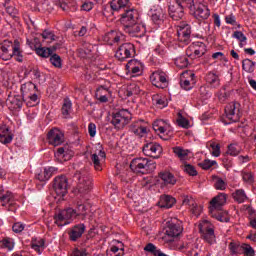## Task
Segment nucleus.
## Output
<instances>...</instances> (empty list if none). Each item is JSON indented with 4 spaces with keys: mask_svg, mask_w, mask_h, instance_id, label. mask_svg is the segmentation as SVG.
I'll return each instance as SVG.
<instances>
[{
    "mask_svg": "<svg viewBox=\"0 0 256 256\" xmlns=\"http://www.w3.org/2000/svg\"><path fill=\"white\" fill-rule=\"evenodd\" d=\"M227 203V194L220 193L216 197H214L210 201V205L212 209H217V207H222V205H225Z\"/></svg>",
    "mask_w": 256,
    "mask_h": 256,
    "instance_id": "nucleus-30",
    "label": "nucleus"
},
{
    "mask_svg": "<svg viewBox=\"0 0 256 256\" xmlns=\"http://www.w3.org/2000/svg\"><path fill=\"white\" fill-rule=\"evenodd\" d=\"M25 230V224L21 222H16L12 226V231L14 233H22Z\"/></svg>",
    "mask_w": 256,
    "mask_h": 256,
    "instance_id": "nucleus-62",
    "label": "nucleus"
},
{
    "mask_svg": "<svg viewBox=\"0 0 256 256\" xmlns=\"http://www.w3.org/2000/svg\"><path fill=\"white\" fill-rule=\"evenodd\" d=\"M158 176L164 185H175L177 183V178L171 172H160Z\"/></svg>",
    "mask_w": 256,
    "mask_h": 256,
    "instance_id": "nucleus-31",
    "label": "nucleus"
},
{
    "mask_svg": "<svg viewBox=\"0 0 256 256\" xmlns=\"http://www.w3.org/2000/svg\"><path fill=\"white\" fill-rule=\"evenodd\" d=\"M53 188L58 197H65L69 191V179L65 175L54 178Z\"/></svg>",
    "mask_w": 256,
    "mask_h": 256,
    "instance_id": "nucleus-9",
    "label": "nucleus"
},
{
    "mask_svg": "<svg viewBox=\"0 0 256 256\" xmlns=\"http://www.w3.org/2000/svg\"><path fill=\"white\" fill-rule=\"evenodd\" d=\"M129 119H131L129 110L122 109L112 114L111 124L114 126V129L121 131V129H125V126L129 124Z\"/></svg>",
    "mask_w": 256,
    "mask_h": 256,
    "instance_id": "nucleus-7",
    "label": "nucleus"
},
{
    "mask_svg": "<svg viewBox=\"0 0 256 256\" xmlns=\"http://www.w3.org/2000/svg\"><path fill=\"white\" fill-rule=\"evenodd\" d=\"M126 68L133 73V75H141V63L137 60H130L126 64Z\"/></svg>",
    "mask_w": 256,
    "mask_h": 256,
    "instance_id": "nucleus-37",
    "label": "nucleus"
},
{
    "mask_svg": "<svg viewBox=\"0 0 256 256\" xmlns=\"http://www.w3.org/2000/svg\"><path fill=\"white\" fill-rule=\"evenodd\" d=\"M192 0H173L169 5L168 13L173 21H179L183 19L185 15V9L191 7Z\"/></svg>",
    "mask_w": 256,
    "mask_h": 256,
    "instance_id": "nucleus-4",
    "label": "nucleus"
},
{
    "mask_svg": "<svg viewBox=\"0 0 256 256\" xmlns=\"http://www.w3.org/2000/svg\"><path fill=\"white\" fill-rule=\"evenodd\" d=\"M86 229L87 226H85L83 223L75 224L74 226L70 227L67 232L69 241H72V243H77V241L83 237Z\"/></svg>",
    "mask_w": 256,
    "mask_h": 256,
    "instance_id": "nucleus-14",
    "label": "nucleus"
},
{
    "mask_svg": "<svg viewBox=\"0 0 256 256\" xmlns=\"http://www.w3.org/2000/svg\"><path fill=\"white\" fill-rule=\"evenodd\" d=\"M106 158H107V154H105V151L103 150H99L98 154L94 153L91 155V161L96 171L103 170V165L101 164V161H105Z\"/></svg>",
    "mask_w": 256,
    "mask_h": 256,
    "instance_id": "nucleus-21",
    "label": "nucleus"
},
{
    "mask_svg": "<svg viewBox=\"0 0 256 256\" xmlns=\"http://www.w3.org/2000/svg\"><path fill=\"white\" fill-rule=\"evenodd\" d=\"M141 123H143V120L136 121L130 126L131 133H134L137 137H144L147 135V127L141 125Z\"/></svg>",
    "mask_w": 256,
    "mask_h": 256,
    "instance_id": "nucleus-26",
    "label": "nucleus"
},
{
    "mask_svg": "<svg viewBox=\"0 0 256 256\" xmlns=\"http://www.w3.org/2000/svg\"><path fill=\"white\" fill-rule=\"evenodd\" d=\"M153 129L156 133H160V135H165L167 129H169V124L164 120H156L153 123Z\"/></svg>",
    "mask_w": 256,
    "mask_h": 256,
    "instance_id": "nucleus-33",
    "label": "nucleus"
},
{
    "mask_svg": "<svg viewBox=\"0 0 256 256\" xmlns=\"http://www.w3.org/2000/svg\"><path fill=\"white\" fill-rule=\"evenodd\" d=\"M152 21L155 25H163L165 21V12H163V9L159 8L154 11L152 14Z\"/></svg>",
    "mask_w": 256,
    "mask_h": 256,
    "instance_id": "nucleus-36",
    "label": "nucleus"
},
{
    "mask_svg": "<svg viewBox=\"0 0 256 256\" xmlns=\"http://www.w3.org/2000/svg\"><path fill=\"white\" fill-rule=\"evenodd\" d=\"M228 155H231L232 157H237L239 153H241V146L239 144H230L228 146L227 150Z\"/></svg>",
    "mask_w": 256,
    "mask_h": 256,
    "instance_id": "nucleus-47",
    "label": "nucleus"
},
{
    "mask_svg": "<svg viewBox=\"0 0 256 256\" xmlns=\"http://www.w3.org/2000/svg\"><path fill=\"white\" fill-rule=\"evenodd\" d=\"M24 95L22 94H10L6 100V105L8 109L14 111L15 109H21L23 107V103H25Z\"/></svg>",
    "mask_w": 256,
    "mask_h": 256,
    "instance_id": "nucleus-18",
    "label": "nucleus"
},
{
    "mask_svg": "<svg viewBox=\"0 0 256 256\" xmlns=\"http://www.w3.org/2000/svg\"><path fill=\"white\" fill-rule=\"evenodd\" d=\"M175 203H177V200L173 196L167 194L161 195L160 200L158 201V205L161 209H171Z\"/></svg>",
    "mask_w": 256,
    "mask_h": 256,
    "instance_id": "nucleus-25",
    "label": "nucleus"
},
{
    "mask_svg": "<svg viewBox=\"0 0 256 256\" xmlns=\"http://www.w3.org/2000/svg\"><path fill=\"white\" fill-rule=\"evenodd\" d=\"M150 81L154 87H158V89H165L167 87V74L163 71H156L152 73L150 76Z\"/></svg>",
    "mask_w": 256,
    "mask_h": 256,
    "instance_id": "nucleus-17",
    "label": "nucleus"
},
{
    "mask_svg": "<svg viewBox=\"0 0 256 256\" xmlns=\"http://www.w3.org/2000/svg\"><path fill=\"white\" fill-rule=\"evenodd\" d=\"M65 136L63 132L58 128H53L48 132L47 140L49 145H53L54 147H59L63 143Z\"/></svg>",
    "mask_w": 256,
    "mask_h": 256,
    "instance_id": "nucleus-19",
    "label": "nucleus"
},
{
    "mask_svg": "<svg viewBox=\"0 0 256 256\" xmlns=\"http://www.w3.org/2000/svg\"><path fill=\"white\" fill-rule=\"evenodd\" d=\"M186 55L187 57H191V59H194V57H203L205 55V44L201 43L198 48L197 46L188 47L186 49Z\"/></svg>",
    "mask_w": 256,
    "mask_h": 256,
    "instance_id": "nucleus-24",
    "label": "nucleus"
},
{
    "mask_svg": "<svg viewBox=\"0 0 256 256\" xmlns=\"http://www.w3.org/2000/svg\"><path fill=\"white\" fill-rule=\"evenodd\" d=\"M182 205H188V207H192V209H197V203L192 196L186 195L182 199Z\"/></svg>",
    "mask_w": 256,
    "mask_h": 256,
    "instance_id": "nucleus-49",
    "label": "nucleus"
},
{
    "mask_svg": "<svg viewBox=\"0 0 256 256\" xmlns=\"http://www.w3.org/2000/svg\"><path fill=\"white\" fill-rule=\"evenodd\" d=\"M138 20L139 12H137L135 9L126 10L120 18L124 30H126L128 27H131V25H135Z\"/></svg>",
    "mask_w": 256,
    "mask_h": 256,
    "instance_id": "nucleus-13",
    "label": "nucleus"
},
{
    "mask_svg": "<svg viewBox=\"0 0 256 256\" xmlns=\"http://www.w3.org/2000/svg\"><path fill=\"white\" fill-rule=\"evenodd\" d=\"M74 207L60 210L54 215V220L58 227L69 225V220L82 219V221H85L87 219V206L83 200L77 198L74 201Z\"/></svg>",
    "mask_w": 256,
    "mask_h": 256,
    "instance_id": "nucleus-1",
    "label": "nucleus"
},
{
    "mask_svg": "<svg viewBox=\"0 0 256 256\" xmlns=\"http://www.w3.org/2000/svg\"><path fill=\"white\" fill-rule=\"evenodd\" d=\"M186 75H189L191 80L182 78L180 80V85H181L182 89H184L185 91H191V89H193V85H195V80H193V78L195 77V74L190 72V73H186Z\"/></svg>",
    "mask_w": 256,
    "mask_h": 256,
    "instance_id": "nucleus-35",
    "label": "nucleus"
},
{
    "mask_svg": "<svg viewBox=\"0 0 256 256\" xmlns=\"http://www.w3.org/2000/svg\"><path fill=\"white\" fill-rule=\"evenodd\" d=\"M54 171H55V168L53 167L44 168L43 170H40L36 174V179L41 182L49 181V179L53 177Z\"/></svg>",
    "mask_w": 256,
    "mask_h": 256,
    "instance_id": "nucleus-27",
    "label": "nucleus"
},
{
    "mask_svg": "<svg viewBox=\"0 0 256 256\" xmlns=\"http://www.w3.org/2000/svg\"><path fill=\"white\" fill-rule=\"evenodd\" d=\"M1 243L2 247H4V249H8V251H13V247H15V243H13V239L11 238H4Z\"/></svg>",
    "mask_w": 256,
    "mask_h": 256,
    "instance_id": "nucleus-54",
    "label": "nucleus"
},
{
    "mask_svg": "<svg viewBox=\"0 0 256 256\" xmlns=\"http://www.w3.org/2000/svg\"><path fill=\"white\" fill-rule=\"evenodd\" d=\"M11 55L15 58V61H18V63H23V51H21L18 40L14 41Z\"/></svg>",
    "mask_w": 256,
    "mask_h": 256,
    "instance_id": "nucleus-34",
    "label": "nucleus"
},
{
    "mask_svg": "<svg viewBox=\"0 0 256 256\" xmlns=\"http://www.w3.org/2000/svg\"><path fill=\"white\" fill-rule=\"evenodd\" d=\"M214 187L218 191H225V189H227V182L219 177H216Z\"/></svg>",
    "mask_w": 256,
    "mask_h": 256,
    "instance_id": "nucleus-52",
    "label": "nucleus"
},
{
    "mask_svg": "<svg viewBox=\"0 0 256 256\" xmlns=\"http://www.w3.org/2000/svg\"><path fill=\"white\" fill-rule=\"evenodd\" d=\"M232 37H234V39H237L238 41H240V43H246V41H247V36H245V34H243V32H241V31H235L233 33Z\"/></svg>",
    "mask_w": 256,
    "mask_h": 256,
    "instance_id": "nucleus-60",
    "label": "nucleus"
},
{
    "mask_svg": "<svg viewBox=\"0 0 256 256\" xmlns=\"http://www.w3.org/2000/svg\"><path fill=\"white\" fill-rule=\"evenodd\" d=\"M74 178L78 181L77 187L79 193H87V191L93 189V180L89 172L85 170L78 171L74 174Z\"/></svg>",
    "mask_w": 256,
    "mask_h": 256,
    "instance_id": "nucleus-5",
    "label": "nucleus"
},
{
    "mask_svg": "<svg viewBox=\"0 0 256 256\" xmlns=\"http://www.w3.org/2000/svg\"><path fill=\"white\" fill-rule=\"evenodd\" d=\"M226 119L229 122H225L226 125L231 123H237L241 119V104L239 102H230L225 107Z\"/></svg>",
    "mask_w": 256,
    "mask_h": 256,
    "instance_id": "nucleus-8",
    "label": "nucleus"
},
{
    "mask_svg": "<svg viewBox=\"0 0 256 256\" xmlns=\"http://www.w3.org/2000/svg\"><path fill=\"white\" fill-rule=\"evenodd\" d=\"M0 203L2 207L8 206V211H12L15 213L17 211V203L15 202V196L10 191H4L3 188L0 187Z\"/></svg>",
    "mask_w": 256,
    "mask_h": 256,
    "instance_id": "nucleus-10",
    "label": "nucleus"
},
{
    "mask_svg": "<svg viewBox=\"0 0 256 256\" xmlns=\"http://www.w3.org/2000/svg\"><path fill=\"white\" fill-rule=\"evenodd\" d=\"M142 152L146 157L159 159V156L163 153V148L161 147V144L157 142H146L142 147Z\"/></svg>",
    "mask_w": 256,
    "mask_h": 256,
    "instance_id": "nucleus-12",
    "label": "nucleus"
},
{
    "mask_svg": "<svg viewBox=\"0 0 256 256\" xmlns=\"http://www.w3.org/2000/svg\"><path fill=\"white\" fill-rule=\"evenodd\" d=\"M107 37L113 43H119V41H121V36L117 35V32H115V31L108 32Z\"/></svg>",
    "mask_w": 256,
    "mask_h": 256,
    "instance_id": "nucleus-61",
    "label": "nucleus"
},
{
    "mask_svg": "<svg viewBox=\"0 0 256 256\" xmlns=\"http://www.w3.org/2000/svg\"><path fill=\"white\" fill-rule=\"evenodd\" d=\"M55 157L63 159V161H70V159L73 157V151L67 146L60 147L57 149Z\"/></svg>",
    "mask_w": 256,
    "mask_h": 256,
    "instance_id": "nucleus-28",
    "label": "nucleus"
},
{
    "mask_svg": "<svg viewBox=\"0 0 256 256\" xmlns=\"http://www.w3.org/2000/svg\"><path fill=\"white\" fill-rule=\"evenodd\" d=\"M31 247L41 255L45 249V240L42 238H32Z\"/></svg>",
    "mask_w": 256,
    "mask_h": 256,
    "instance_id": "nucleus-32",
    "label": "nucleus"
},
{
    "mask_svg": "<svg viewBox=\"0 0 256 256\" xmlns=\"http://www.w3.org/2000/svg\"><path fill=\"white\" fill-rule=\"evenodd\" d=\"M233 199L237 203H245L247 201V194L245 193V190L238 189L232 194Z\"/></svg>",
    "mask_w": 256,
    "mask_h": 256,
    "instance_id": "nucleus-42",
    "label": "nucleus"
},
{
    "mask_svg": "<svg viewBox=\"0 0 256 256\" xmlns=\"http://www.w3.org/2000/svg\"><path fill=\"white\" fill-rule=\"evenodd\" d=\"M129 5V0H112L110 7L112 11H121V9H125Z\"/></svg>",
    "mask_w": 256,
    "mask_h": 256,
    "instance_id": "nucleus-41",
    "label": "nucleus"
},
{
    "mask_svg": "<svg viewBox=\"0 0 256 256\" xmlns=\"http://www.w3.org/2000/svg\"><path fill=\"white\" fill-rule=\"evenodd\" d=\"M21 93L24 97H27L30 93H37V85L33 82H26L21 86Z\"/></svg>",
    "mask_w": 256,
    "mask_h": 256,
    "instance_id": "nucleus-38",
    "label": "nucleus"
},
{
    "mask_svg": "<svg viewBox=\"0 0 256 256\" xmlns=\"http://www.w3.org/2000/svg\"><path fill=\"white\" fill-rule=\"evenodd\" d=\"M229 249L232 255H241L242 245H239L235 242H231L229 244Z\"/></svg>",
    "mask_w": 256,
    "mask_h": 256,
    "instance_id": "nucleus-53",
    "label": "nucleus"
},
{
    "mask_svg": "<svg viewBox=\"0 0 256 256\" xmlns=\"http://www.w3.org/2000/svg\"><path fill=\"white\" fill-rule=\"evenodd\" d=\"M70 256H87V250L75 248Z\"/></svg>",
    "mask_w": 256,
    "mask_h": 256,
    "instance_id": "nucleus-64",
    "label": "nucleus"
},
{
    "mask_svg": "<svg viewBox=\"0 0 256 256\" xmlns=\"http://www.w3.org/2000/svg\"><path fill=\"white\" fill-rule=\"evenodd\" d=\"M241 254L245 256H255V250L249 244H242Z\"/></svg>",
    "mask_w": 256,
    "mask_h": 256,
    "instance_id": "nucleus-50",
    "label": "nucleus"
},
{
    "mask_svg": "<svg viewBox=\"0 0 256 256\" xmlns=\"http://www.w3.org/2000/svg\"><path fill=\"white\" fill-rule=\"evenodd\" d=\"M173 153L181 160L185 161L189 157V150H185L179 146L173 148Z\"/></svg>",
    "mask_w": 256,
    "mask_h": 256,
    "instance_id": "nucleus-43",
    "label": "nucleus"
},
{
    "mask_svg": "<svg viewBox=\"0 0 256 256\" xmlns=\"http://www.w3.org/2000/svg\"><path fill=\"white\" fill-rule=\"evenodd\" d=\"M184 171L191 177L197 176V170L195 169V166H193L191 164H185Z\"/></svg>",
    "mask_w": 256,
    "mask_h": 256,
    "instance_id": "nucleus-57",
    "label": "nucleus"
},
{
    "mask_svg": "<svg viewBox=\"0 0 256 256\" xmlns=\"http://www.w3.org/2000/svg\"><path fill=\"white\" fill-rule=\"evenodd\" d=\"M41 35L44 39L50 40V43L51 41H55V37H56L55 34H53V32L49 30H44Z\"/></svg>",
    "mask_w": 256,
    "mask_h": 256,
    "instance_id": "nucleus-63",
    "label": "nucleus"
},
{
    "mask_svg": "<svg viewBox=\"0 0 256 256\" xmlns=\"http://www.w3.org/2000/svg\"><path fill=\"white\" fill-rule=\"evenodd\" d=\"M225 21L227 25L238 26V28L241 27V25L237 24V17H235L233 14L226 15Z\"/></svg>",
    "mask_w": 256,
    "mask_h": 256,
    "instance_id": "nucleus-56",
    "label": "nucleus"
},
{
    "mask_svg": "<svg viewBox=\"0 0 256 256\" xmlns=\"http://www.w3.org/2000/svg\"><path fill=\"white\" fill-rule=\"evenodd\" d=\"M11 141H13V133H11V130L5 126L0 127V143L7 145L11 143Z\"/></svg>",
    "mask_w": 256,
    "mask_h": 256,
    "instance_id": "nucleus-29",
    "label": "nucleus"
},
{
    "mask_svg": "<svg viewBox=\"0 0 256 256\" xmlns=\"http://www.w3.org/2000/svg\"><path fill=\"white\" fill-rule=\"evenodd\" d=\"M95 7V3L91 0L82 1L81 11H91Z\"/></svg>",
    "mask_w": 256,
    "mask_h": 256,
    "instance_id": "nucleus-55",
    "label": "nucleus"
},
{
    "mask_svg": "<svg viewBox=\"0 0 256 256\" xmlns=\"http://www.w3.org/2000/svg\"><path fill=\"white\" fill-rule=\"evenodd\" d=\"M175 65L180 69H185V67H189V59L187 56H180L175 59Z\"/></svg>",
    "mask_w": 256,
    "mask_h": 256,
    "instance_id": "nucleus-46",
    "label": "nucleus"
},
{
    "mask_svg": "<svg viewBox=\"0 0 256 256\" xmlns=\"http://www.w3.org/2000/svg\"><path fill=\"white\" fill-rule=\"evenodd\" d=\"M209 147L212 149L213 157H219L221 155V145L219 143L210 142Z\"/></svg>",
    "mask_w": 256,
    "mask_h": 256,
    "instance_id": "nucleus-51",
    "label": "nucleus"
},
{
    "mask_svg": "<svg viewBox=\"0 0 256 256\" xmlns=\"http://www.w3.org/2000/svg\"><path fill=\"white\" fill-rule=\"evenodd\" d=\"M50 63H52V65L54 67H57L58 69H61V67H63L61 56H59V54H51Z\"/></svg>",
    "mask_w": 256,
    "mask_h": 256,
    "instance_id": "nucleus-48",
    "label": "nucleus"
},
{
    "mask_svg": "<svg viewBox=\"0 0 256 256\" xmlns=\"http://www.w3.org/2000/svg\"><path fill=\"white\" fill-rule=\"evenodd\" d=\"M9 47H14L13 42L10 40H4L0 45V58L3 59V61H9V59L13 58V54L11 53V50H9Z\"/></svg>",
    "mask_w": 256,
    "mask_h": 256,
    "instance_id": "nucleus-20",
    "label": "nucleus"
},
{
    "mask_svg": "<svg viewBox=\"0 0 256 256\" xmlns=\"http://www.w3.org/2000/svg\"><path fill=\"white\" fill-rule=\"evenodd\" d=\"M130 169L137 175H149V173H153L157 169V163L143 157L134 158L130 162Z\"/></svg>",
    "mask_w": 256,
    "mask_h": 256,
    "instance_id": "nucleus-3",
    "label": "nucleus"
},
{
    "mask_svg": "<svg viewBox=\"0 0 256 256\" xmlns=\"http://www.w3.org/2000/svg\"><path fill=\"white\" fill-rule=\"evenodd\" d=\"M242 179L245 183H249L250 185L255 181V177L251 172H242Z\"/></svg>",
    "mask_w": 256,
    "mask_h": 256,
    "instance_id": "nucleus-58",
    "label": "nucleus"
},
{
    "mask_svg": "<svg viewBox=\"0 0 256 256\" xmlns=\"http://www.w3.org/2000/svg\"><path fill=\"white\" fill-rule=\"evenodd\" d=\"M202 169L205 171L209 170L210 167H213V165H217V161L215 160H204L202 163L199 164Z\"/></svg>",
    "mask_w": 256,
    "mask_h": 256,
    "instance_id": "nucleus-59",
    "label": "nucleus"
},
{
    "mask_svg": "<svg viewBox=\"0 0 256 256\" xmlns=\"http://www.w3.org/2000/svg\"><path fill=\"white\" fill-rule=\"evenodd\" d=\"M206 81L207 83H209V85H211V87H213L214 89L219 87V85H221V82L219 80V76L217 74H215V72H209L206 75Z\"/></svg>",
    "mask_w": 256,
    "mask_h": 256,
    "instance_id": "nucleus-40",
    "label": "nucleus"
},
{
    "mask_svg": "<svg viewBox=\"0 0 256 256\" xmlns=\"http://www.w3.org/2000/svg\"><path fill=\"white\" fill-rule=\"evenodd\" d=\"M183 233V227L181 226V222L177 219H173L167 222L166 226V235L167 237H179Z\"/></svg>",
    "mask_w": 256,
    "mask_h": 256,
    "instance_id": "nucleus-15",
    "label": "nucleus"
},
{
    "mask_svg": "<svg viewBox=\"0 0 256 256\" xmlns=\"http://www.w3.org/2000/svg\"><path fill=\"white\" fill-rule=\"evenodd\" d=\"M73 109V103H71V100L68 98L64 99L61 112L65 119L69 118V115H71V110Z\"/></svg>",
    "mask_w": 256,
    "mask_h": 256,
    "instance_id": "nucleus-39",
    "label": "nucleus"
},
{
    "mask_svg": "<svg viewBox=\"0 0 256 256\" xmlns=\"http://www.w3.org/2000/svg\"><path fill=\"white\" fill-rule=\"evenodd\" d=\"M124 31L126 33H129V35H138L139 37H141V35H145V24H141L140 20H138L135 24H132Z\"/></svg>",
    "mask_w": 256,
    "mask_h": 256,
    "instance_id": "nucleus-22",
    "label": "nucleus"
},
{
    "mask_svg": "<svg viewBox=\"0 0 256 256\" xmlns=\"http://www.w3.org/2000/svg\"><path fill=\"white\" fill-rule=\"evenodd\" d=\"M188 9L196 19H202L199 25H203L204 31L211 29V24L207 21L211 15V11L206 5L200 3L199 0H191Z\"/></svg>",
    "mask_w": 256,
    "mask_h": 256,
    "instance_id": "nucleus-2",
    "label": "nucleus"
},
{
    "mask_svg": "<svg viewBox=\"0 0 256 256\" xmlns=\"http://www.w3.org/2000/svg\"><path fill=\"white\" fill-rule=\"evenodd\" d=\"M242 69L246 71V73H253V71H255V62L250 59H244L242 61Z\"/></svg>",
    "mask_w": 256,
    "mask_h": 256,
    "instance_id": "nucleus-44",
    "label": "nucleus"
},
{
    "mask_svg": "<svg viewBox=\"0 0 256 256\" xmlns=\"http://www.w3.org/2000/svg\"><path fill=\"white\" fill-rule=\"evenodd\" d=\"M177 37L180 43H189L191 39V25L182 22L177 27Z\"/></svg>",
    "mask_w": 256,
    "mask_h": 256,
    "instance_id": "nucleus-16",
    "label": "nucleus"
},
{
    "mask_svg": "<svg viewBox=\"0 0 256 256\" xmlns=\"http://www.w3.org/2000/svg\"><path fill=\"white\" fill-rule=\"evenodd\" d=\"M36 51V55H39V57H51V55H53V51L51 50V48H45V47H39L35 49Z\"/></svg>",
    "mask_w": 256,
    "mask_h": 256,
    "instance_id": "nucleus-45",
    "label": "nucleus"
},
{
    "mask_svg": "<svg viewBox=\"0 0 256 256\" xmlns=\"http://www.w3.org/2000/svg\"><path fill=\"white\" fill-rule=\"evenodd\" d=\"M198 227L202 235V239H204L206 243L213 245V243L216 241L215 226H213L209 220H202Z\"/></svg>",
    "mask_w": 256,
    "mask_h": 256,
    "instance_id": "nucleus-6",
    "label": "nucleus"
},
{
    "mask_svg": "<svg viewBox=\"0 0 256 256\" xmlns=\"http://www.w3.org/2000/svg\"><path fill=\"white\" fill-rule=\"evenodd\" d=\"M3 7L9 17H11L14 21H19V10L15 8V5H13L11 0H5Z\"/></svg>",
    "mask_w": 256,
    "mask_h": 256,
    "instance_id": "nucleus-23",
    "label": "nucleus"
},
{
    "mask_svg": "<svg viewBox=\"0 0 256 256\" xmlns=\"http://www.w3.org/2000/svg\"><path fill=\"white\" fill-rule=\"evenodd\" d=\"M135 55V45L133 43H124L117 49L115 53V58L119 61H125V59H130Z\"/></svg>",
    "mask_w": 256,
    "mask_h": 256,
    "instance_id": "nucleus-11",
    "label": "nucleus"
}]
</instances>
